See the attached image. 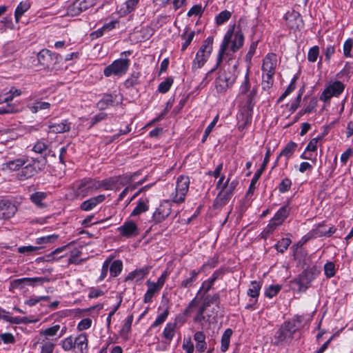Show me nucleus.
I'll return each mask as SVG.
<instances>
[{"label": "nucleus", "instance_id": "f257e3e1", "mask_svg": "<svg viewBox=\"0 0 353 353\" xmlns=\"http://www.w3.org/2000/svg\"><path fill=\"white\" fill-rule=\"evenodd\" d=\"M301 323L300 317L284 322L275 333L274 343L277 345L290 343L299 330Z\"/></svg>", "mask_w": 353, "mask_h": 353}, {"label": "nucleus", "instance_id": "f03ea898", "mask_svg": "<svg viewBox=\"0 0 353 353\" xmlns=\"http://www.w3.org/2000/svg\"><path fill=\"white\" fill-rule=\"evenodd\" d=\"M39 64L44 68L51 70H58L59 62L62 60L60 54L53 53L48 49L41 50L37 54Z\"/></svg>", "mask_w": 353, "mask_h": 353}, {"label": "nucleus", "instance_id": "7ed1b4c3", "mask_svg": "<svg viewBox=\"0 0 353 353\" xmlns=\"http://www.w3.org/2000/svg\"><path fill=\"white\" fill-rule=\"evenodd\" d=\"M229 181L230 179H228L225 183L223 184L221 191L214 201V205L220 206L224 205L231 198L234 189L238 185V181L236 180L230 183H229Z\"/></svg>", "mask_w": 353, "mask_h": 353}, {"label": "nucleus", "instance_id": "20e7f679", "mask_svg": "<svg viewBox=\"0 0 353 353\" xmlns=\"http://www.w3.org/2000/svg\"><path fill=\"white\" fill-rule=\"evenodd\" d=\"M130 65L128 59H117L108 66L105 67L103 74L105 77H110L112 74L116 76H122L126 73Z\"/></svg>", "mask_w": 353, "mask_h": 353}, {"label": "nucleus", "instance_id": "39448f33", "mask_svg": "<svg viewBox=\"0 0 353 353\" xmlns=\"http://www.w3.org/2000/svg\"><path fill=\"white\" fill-rule=\"evenodd\" d=\"M233 33H234V28H230L228 32H226V34H225L224 36V38H223V40L222 41V43L221 45V47H220V50H219V54H218V57H217V61H216V63L215 65V66L211 69L205 75V77L204 78V79L203 80V82H205L207 83H208L210 79H208V77L214 72V71H215L218 67L219 66L220 63H221L222 60H223V57L225 52V51L227 50V49L228 48V46H229V44L231 42V39H232V35H233Z\"/></svg>", "mask_w": 353, "mask_h": 353}, {"label": "nucleus", "instance_id": "423d86ee", "mask_svg": "<svg viewBox=\"0 0 353 353\" xmlns=\"http://www.w3.org/2000/svg\"><path fill=\"white\" fill-rule=\"evenodd\" d=\"M319 273L320 272L315 267L303 271L295 279V282L299 285V290L305 292Z\"/></svg>", "mask_w": 353, "mask_h": 353}, {"label": "nucleus", "instance_id": "0eeeda50", "mask_svg": "<svg viewBox=\"0 0 353 353\" xmlns=\"http://www.w3.org/2000/svg\"><path fill=\"white\" fill-rule=\"evenodd\" d=\"M190 179L188 176H179L177 178L175 194L173 196V201L176 203H183L188 192Z\"/></svg>", "mask_w": 353, "mask_h": 353}, {"label": "nucleus", "instance_id": "6e6552de", "mask_svg": "<svg viewBox=\"0 0 353 353\" xmlns=\"http://www.w3.org/2000/svg\"><path fill=\"white\" fill-rule=\"evenodd\" d=\"M235 81V77L230 72L225 70L220 71L218 77L215 80V88L217 92L222 93L226 91L229 86Z\"/></svg>", "mask_w": 353, "mask_h": 353}, {"label": "nucleus", "instance_id": "1a4fd4ad", "mask_svg": "<svg viewBox=\"0 0 353 353\" xmlns=\"http://www.w3.org/2000/svg\"><path fill=\"white\" fill-rule=\"evenodd\" d=\"M345 85L340 81H335L330 83L323 92L320 99L325 102L329 101L332 97L339 96L344 90Z\"/></svg>", "mask_w": 353, "mask_h": 353}, {"label": "nucleus", "instance_id": "9d476101", "mask_svg": "<svg viewBox=\"0 0 353 353\" xmlns=\"http://www.w3.org/2000/svg\"><path fill=\"white\" fill-rule=\"evenodd\" d=\"M172 212V205L168 201L162 202L152 214V221L157 224L168 218Z\"/></svg>", "mask_w": 353, "mask_h": 353}, {"label": "nucleus", "instance_id": "9b49d317", "mask_svg": "<svg viewBox=\"0 0 353 353\" xmlns=\"http://www.w3.org/2000/svg\"><path fill=\"white\" fill-rule=\"evenodd\" d=\"M277 61V57L275 54L268 53L263 59L262 65L263 73L275 74Z\"/></svg>", "mask_w": 353, "mask_h": 353}, {"label": "nucleus", "instance_id": "f8f14e48", "mask_svg": "<svg viewBox=\"0 0 353 353\" xmlns=\"http://www.w3.org/2000/svg\"><path fill=\"white\" fill-rule=\"evenodd\" d=\"M121 235L126 238L135 236L139 234L137 225L132 221L125 222L121 226L117 228Z\"/></svg>", "mask_w": 353, "mask_h": 353}, {"label": "nucleus", "instance_id": "ddd939ff", "mask_svg": "<svg viewBox=\"0 0 353 353\" xmlns=\"http://www.w3.org/2000/svg\"><path fill=\"white\" fill-rule=\"evenodd\" d=\"M17 210V207L11 202L0 201V219H10L15 214Z\"/></svg>", "mask_w": 353, "mask_h": 353}, {"label": "nucleus", "instance_id": "4468645a", "mask_svg": "<svg viewBox=\"0 0 353 353\" xmlns=\"http://www.w3.org/2000/svg\"><path fill=\"white\" fill-rule=\"evenodd\" d=\"M48 128L50 132L53 133H63L70 130V123L68 120H63L58 123L55 119H52L48 121Z\"/></svg>", "mask_w": 353, "mask_h": 353}, {"label": "nucleus", "instance_id": "2eb2a0df", "mask_svg": "<svg viewBox=\"0 0 353 353\" xmlns=\"http://www.w3.org/2000/svg\"><path fill=\"white\" fill-rule=\"evenodd\" d=\"M28 162L26 157L17 158L13 160H9L3 164V169L9 170L10 171H17Z\"/></svg>", "mask_w": 353, "mask_h": 353}, {"label": "nucleus", "instance_id": "dca6fc26", "mask_svg": "<svg viewBox=\"0 0 353 353\" xmlns=\"http://www.w3.org/2000/svg\"><path fill=\"white\" fill-rule=\"evenodd\" d=\"M105 199L104 194H100L97 196L92 197L88 200L83 201L81 205V209L84 211H89L93 209L97 204L103 202Z\"/></svg>", "mask_w": 353, "mask_h": 353}, {"label": "nucleus", "instance_id": "f3484780", "mask_svg": "<svg viewBox=\"0 0 353 353\" xmlns=\"http://www.w3.org/2000/svg\"><path fill=\"white\" fill-rule=\"evenodd\" d=\"M150 268L145 266L140 269H137L134 271L130 272L125 279V281L135 280L138 282L142 280L149 272Z\"/></svg>", "mask_w": 353, "mask_h": 353}, {"label": "nucleus", "instance_id": "a211bd4d", "mask_svg": "<svg viewBox=\"0 0 353 353\" xmlns=\"http://www.w3.org/2000/svg\"><path fill=\"white\" fill-rule=\"evenodd\" d=\"M37 174V170L32 167L30 163H28L21 168L20 172L17 174V177L19 180L23 181L31 178Z\"/></svg>", "mask_w": 353, "mask_h": 353}, {"label": "nucleus", "instance_id": "6ab92c4d", "mask_svg": "<svg viewBox=\"0 0 353 353\" xmlns=\"http://www.w3.org/2000/svg\"><path fill=\"white\" fill-rule=\"evenodd\" d=\"M297 147V144L293 141H290L284 148L283 150H281L279 157L276 159L274 166L276 165L278 161L281 157H285V165L288 163V160L292 156L295 148Z\"/></svg>", "mask_w": 353, "mask_h": 353}, {"label": "nucleus", "instance_id": "aec40b11", "mask_svg": "<svg viewBox=\"0 0 353 353\" xmlns=\"http://www.w3.org/2000/svg\"><path fill=\"white\" fill-rule=\"evenodd\" d=\"M201 299H203L202 305H204L206 308L210 306L212 304H215L216 307L219 309L220 305V296L218 293H215L214 294H207L202 296Z\"/></svg>", "mask_w": 353, "mask_h": 353}, {"label": "nucleus", "instance_id": "412c9836", "mask_svg": "<svg viewBox=\"0 0 353 353\" xmlns=\"http://www.w3.org/2000/svg\"><path fill=\"white\" fill-rule=\"evenodd\" d=\"M117 98L116 94H105L102 99L97 103V107L99 110H105L109 105H112Z\"/></svg>", "mask_w": 353, "mask_h": 353}, {"label": "nucleus", "instance_id": "4be33fe9", "mask_svg": "<svg viewBox=\"0 0 353 353\" xmlns=\"http://www.w3.org/2000/svg\"><path fill=\"white\" fill-rule=\"evenodd\" d=\"M99 183V181H95L90 179L83 180L78 186V189L81 192H86L97 190L100 187H97V185Z\"/></svg>", "mask_w": 353, "mask_h": 353}, {"label": "nucleus", "instance_id": "5701e85b", "mask_svg": "<svg viewBox=\"0 0 353 353\" xmlns=\"http://www.w3.org/2000/svg\"><path fill=\"white\" fill-rule=\"evenodd\" d=\"M290 211V208L289 205H285L278 210L272 219L277 221L278 223L282 224L285 219L288 216Z\"/></svg>", "mask_w": 353, "mask_h": 353}, {"label": "nucleus", "instance_id": "b1692460", "mask_svg": "<svg viewBox=\"0 0 353 353\" xmlns=\"http://www.w3.org/2000/svg\"><path fill=\"white\" fill-rule=\"evenodd\" d=\"M196 350L203 352L206 350L205 336L202 332H196L194 335Z\"/></svg>", "mask_w": 353, "mask_h": 353}, {"label": "nucleus", "instance_id": "393cba45", "mask_svg": "<svg viewBox=\"0 0 353 353\" xmlns=\"http://www.w3.org/2000/svg\"><path fill=\"white\" fill-rule=\"evenodd\" d=\"M209 57V55L201 54V51L197 52L196 54V57L192 62V70L195 71L197 69L201 68L207 61Z\"/></svg>", "mask_w": 353, "mask_h": 353}, {"label": "nucleus", "instance_id": "a878e982", "mask_svg": "<svg viewBox=\"0 0 353 353\" xmlns=\"http://www.w3.org/2000/svg\"><path fill=\"white\" fill-rule=\"evenodd\" d=\"M148 203H149L148 199H139L137 205L135 207V208L132 212L131 216H138V215L141 214V213L148 211L149 209Z\"/></svg>", "mask_w": 353, "mask_h": 353}, {"label": "nucleus", "instance_id": "bb28decb", "mask_svg": "<svg viewBox=\"0 0 353 353\" xmlns=\"http://www.w3.org/2000/svg\"><path fill=\"white\" fill-rule=\"evenodd\" d=\"M74 348L77 347L79 349L81 353H83V350H86L88 347V338L86 334H81L75 338L74 341Z\"/></svg>", "mask_w": 353, "mask_h": 353}, {"label": "nucleus", "instance_id": "cd10ccee", "mask_svg": "<svg viewBox=\"0 0 353 353\" xmlns=\"http://www.w3.org/2000/svg\"><path fill=\"white\" fill-rule=\"evenodd\" d=\"M147 285L148 287V290L144 296V302L150 303L152 299L157 292L159 291V287L154 285V283L150 281H147Z\"/></svg>", "mask_w": 353, "mask_h": 353}, {"label": "nucleus", "instance_id": "c85d7f7f", "mask_svg": "<svg viewBox=\"0 0 353 353\" xmlns=\"http://www.w3.org/2000/svg\"><path fill=\"white\" fill-rule=\"evenodd\" d=\"M244 41V37L241 32H236L234 34V39L232 41V45L230 46V50L233 52H236L238 50H239L243 44Z\"/></svg>", "mask_w": 353, "mask_h": 353}, {"label": "nucleus", "instance_id": "c756f323", "mask_svg": "<svg viewBox=\"0 0 353 353\" xmlns=\"http://www.w3.org/2000/svg\"><path fill=\"white\" fill-rule=\"evenodd\" d=\"M123 269V263L121 260H115L109 265L110 276L112 277L117 276Z\"/></svg>", "mask_w": 353, "mask_h": 353}, {"label": "nucleus", "instance_id": "7c9ffc66", "mask_svg": "<svg viewBox=\"0 0 353 353\" xmlns=\"http://www.w3.org/2000/svg\"><path fill=\"white\" fill-rule=\"evenodd\" d=\"M199 271L195 270L190 272V276L181 281V286L185 288H189L192 286L194 282L196 280Z\"/></svg>", "mask_w": 353, "mask_h": 353}, {"label": "nucleus", "instance_id": "2f4dec72", "mask_svg": "<svg viewBox=\"0 0 353 353\" xmlns=\"http://www.w3.org/2000/svg\"><path fill=\"white\" fill-rule=\"evenodd\" d=\"M232 334V330L230 328L226 329L223 332L221 337V350L222 352H225L230 345V337Z\"/></svg>", "mask_w": 353, "mask_h": 353}, {"label": "nucleus", "instance_id": "473e14b6", "mask_svg": "<svg viewBox=\"0 0 353 353\" xmlns=\"http://www.w3.org/2000/svg\"><path fill=\"white\" fill-rule=\"evenodd\" d=\"M30 3L27 1L21 2L17 7L14 12V17L16 22L19 21V18L30 8Z\"/></svg>", "mask_w": 353, "mask_h": 353}, {"label": "nucleus", "instance_id": "72a5a7b5", "mask_svg": "<svg viewBox=\"0 0 353 353\" xmlns=\"http://www.w3.org/2000/svg\"><path fill=\"white\" fill-rule=\"evenodd\" d=\"M213 38L212 37H208L203 43L198 52L201 51V54L210 55L212 50Z\"/></svg>", "mask_w": 353, "mask_h": 353}, {"label": "nucleus", "instance_id": "f704fd0d", "mask_svg": "<svg viewBox=\"0 0 353 353\" xmlns=\"http://www.w3.org/2000/svg\"><path fill=\"white\" fill-rule=\"evenodd\" d=\"M213 38L212 37H208L203 43L198 52L201 51V54L210 55L212 50Z\"/></svg>", "mask_w": 353, "mask_h": 353}, {"label": "nucleus", "instance_id": "c9c22d12", "mask_svg": "<svg viewBox=\"0 0 353 353\" xmlns=\"http://www.w3.org/2000/svg\"><path fill=\"white\" fill-rule=\"evenodd\" d=\"M47 196V194L43 192H36L30 195V200L35 205L43 207V204L41 203Z\"/></svg>", "mask_w": 353, "mask_h": 353}, {"label": "nucleus", "instance_id": "e433bc0d", "mask_svg": "<svg viewBox=\"0 0 353 353\" xmlns=\"http://www.w3.org/2000/svg\"><path fill=\"white\" fill-rule=\"evenodd\" d=\"M261 288V285L256 281L251 282V286L248 290V295L252 298H256L259 295V292Z\"/></svg>", "mask_w": 353, "mask_h": 353}, {"label": "nucleus", "instance_id": "4c0bfd02", "mask_svg": "<svg viewBox=\"0 0 353 353\" xmlns=\"http://www.w3.org/2000/svg\"><path fill=\"white\" fill-rule=\"evenodd\" d=\"M32 167H34L37 170V173H39V172L44 170L46 164V154L44 155V157L41 159H32V161L30 162Z\"/></svg>", "mask_w": 353, "mask_h": 353}, {"label": "nucleus", "instance_id": "58836bf2", "mask_svg": "<svg viewBox=\"0 0 353 353\" xmlns=\"http://www.w3.org/2000/svg\"><path fill=\"white\" fill-rule=\"evenodd\" d=\"M50 107V103L45 101H36L33 105L28 106L32 113H36L41 110L48 109Z\"/></svg>", "mask_w": 353, "mask_h": 353}, {"label": "nucleus", "instance_id": "ea45409f", "mask_svg": "<svg viewBox=\"0 0 353 353\" xmlns=\"http://www.w3.org/2000/svg\"><path fill=\"white\" fill-rule=\"evenodd\" d=\"M10 285L12 288L23 289L25 286L29 285V278L24 277L14 279L10 282Z\"/></svg>", "mask_w": 353, "mask_h": 353}, {"label": "nucleus", "instance_id": "a19ab883", "mask_svg": "<svg viewBox=\"0 0 353 353\" xmlns=\"http://www.w3.org/2000/svg\"><path fill=\"white\" fill-rule=\"evenodd\" d=\"M175 327H176L175 323H168L166 325L165 327L164 328L163 332V336L166 339L170 341L173 339V337L174 336Z\"/></svg>", "mask_w": 353, "mask_h": 353}, {"label": "nucleus", "instance_id": "79ce46f5", "mask_svg": "<svg viewBox=\"0 0 353 353\" xmlns=\"http://www.w3.org/2000/svg\"><path fill=\"white\" fill-rule=\"evenodd\" d=\"M231 16H232L231 12L227 10H225L221 12L216 17V24L219 26V25L224 23L225 21H227L230 19Z\"/></svg>", "mask_w": 353, "mask_h": 353}, {"label": "nucleus", "instance_id": "37998d69", "mask_svg": "<svg viewBox=\"0 0 353 353\" xmlns=\"http://www.w3.org/2000/svg\"><path fill=\"white\" fill-rule=\"evenodd\" d=\"M206 307L201 305V306L199 308L196 314L194 317V322H201L202 321H209L210 316L208 315V318L204 315V312L206 310Z\"/></svg>", "mask_w": 353, "mask_h": 353}, {"label": "nucleus", "instance_id": "c03bdc74", "mask_svg": "<svg viewBox=\"0 0 353 353\" xmlns=\"http://www.w3.org/2000/svg\"><path fill=\"white\" fill-rule=\"evenodd\" d=\"M257 88L256 87H253L247 96L246 106L249 110H252L254 108V103H253V100L255 98Z\"/></svg>", "mask_w": 353, "mask_h": 353}, {"label": "nucleus", "instance_id": "a18cd8bd", "mask_svg": "<svg viewBox=\"0 0 353 353\" xmlns=\"http://www.w3.org/2000/svg\"><path fill=\"white\" fill-rule=\"evenodd\" d=\"M172 83L173 79L172 77H168L159 85L158 90L161 93H166L170 90Z\"/></svg>", "mask_w": 353, "mask_h": 353}, {"label": "nucleus", "instance_id": "49530a36", "mask_svg": "<svg viewBox=\"0 0 353 353\" xmlns=\"http://www.w3.org/2000/svg\"><path fill=\"white\" fill-rule=\"evenodd\" d=\"M81 12L78 1L70 4L67 8V14L70 16H77Z\"/></svg>", "mask_w": 353, "mask_h": 353}, {"label": "nucleus", "instance_id": "de8ad7c7", "mask_svg": "<svg viewBox=\"0 0 353 353\" xmlns=\"http://www.w3.org/2000/svg\"><path fill=\"white\" fill-rule=\"evenodd\" d=\"M291 243L290 239L285 238L279 241L276 245L275 248L279 252H284Z\"/></svg>", "mask_w": 353, "mask_h": 353}, {"label": "nucleus", "instance_id": "09e8293b", "mask_svg": "<svg viewBox=\"0 0 353 353\" xmlns=\"http://www.w3.org/2000/svg\"><path fill=\"white\" fill-rule=\"evenodd\" d=\"M325 226L324 223H319L316 228L312 231V236L315 238L325 236V231L327 230L324 229Z\"/></svg>", "mask_w": 353, "mask_h": 353}, {"label": "nucleus", "instance_id": "8fccbe9b", "mask_svg": "<svg viewBox=\"0 0 353 353\" xmlns=\"http://www.w3.org/2000/svg\"><path fill=\"white\" fill-rule=\"evenodd\" d=\"M50 281V279L47 277H34L29 278V285L30 286H37V285H42L45 283H48Z\"/></svg>", "mask_w": 353, "mask_h": 353}, {"label": "nucleus", "instance_id": "3c124183", "mask_svg": "<svg viewBox=\"0 0 353 353\" xmlns=\"http://www.w3.org/2000/svg\"><path fill=\"white\" fill-rule=\"evenodd\" d=\"M263 174V172L261 171V170H257L252 181H251V183L250 184V187L248 188V190L247 192V194H253L254 190H255V186H256V184L258 181V180L259 179V178L261 177V174Z\"/></svg>", "mask_w": 353, "mask_h": 353}, {"label": "nucleus", "instance_id": "603ef678", "mask_svg": "<svg viewBox=\"0 0 353 353\" xmlns=\"http://www.w3.org/2000/svg\"><path fill=\"white\" fill-rule=\"evenodd\" d=\"M249 70H248L247 73L245 74L244 81L241 83L240 86V93L241 94H246L250 91V82L248 77Z\"/></svg>", "mask_w": 353, "mask_h": 353}, {"label": "nucleus", "instance_id": "864d4df0", "mask_svg": "<svg viewBox=\"0 0 353 353\" xmlns=\"http://www.w3.org/2000/svg\"><path fill=\"white\" fill-rule=\"evenodd\" d=\"M281 287L279 285H270L265 292V294L266 296L269 298H272L273 296H276L279 291L281 290Z\"/></svg>", "mask_w": 353, "mask_h": 353}, {"label": "nucleus", "instance_id": "5fc2aeb1", "mask_svg": "<svg viewBox=\"0 0 353 353\" xmlns=\"http://www.w3.org/2000/svg\"><path fill=\"white\" fill-rule=\"evenodd\" d=\"M319 54V48L315 46L311 48L307 53V59L310 62H315Z\"/></svg>", "mask_w": 353, "mask_h": 353}, {"label": "nucleus", "instance_id": "6e6d98bb", "mask_svg": "<svg viewBox=\"0 0 353 353\" xmlns=\"http://www.w3.org/2000/svg\"><path fill=\"white\" fill-rule=\"evenodd\" d=\"M218 120H219V115H216L214 117V119H213V121L205 128L204 134H203V137H202V140H201V141L203 143H204L206 141L208 137L209 136V134L212 132V129L215 126V125L217 123Z\"/></svg>", "mask_w": 353, "mask_h": 353}, {"label": "nucleus", "instance_id": "4d7b16f0", "mask_svg": "<svg viewBox=\"0 0 353 353\" xmlns=\"http://www.w3.org/2000/svg\"><path fill=\"white\" fill-rule=\"evenodd\" d=\"M353 47V40L352 39H347L343 47V54L345 57H351V50Z\"/></svg>", "mask_w": 353, "mask_h": 353}, {"label": "nucleus", "instance_id": "13d9d810", "mask_svg": "<svg viewBox=\"0 0 353 353\" xmlns=\"http://www.w3.org/2000/svg\"><path fill=\"white\" fill-rule=\"evenodd\" d=\"M325 274L327 278H331L335 274V266L332 262H328L324 265Z\"/></svg>", "mask_w": 353, "mask_h": 353}, {"label": "nucleus", "instance_id": "bf43d9fd", "mask_svg": "<svg viewBox=\"0 0 353 353\" xmlns=\"http://www.w3.org/2000/svg\"><path fill=\"white\" fill-rule=\"evenodd\" d=\"M292 185V181L290 179L285 178L281 181L279 185V190L280 192L284 193L288 192Z\"/></svg>", "mask_w": 353, "mask_h": 353}, {"label": "nucleus", "instance_id": "052dcab7", "mask_svg": "<svg viewBox=\"0 0 353 353\" xmlns=\"http://www.w3.org/2000/svg\"><path fill=\"white\" fill-rule=\"evenodd\" d=\"M61 346L65 351H70L74 348V344L72 336H69L62 341Z\"/></svg>", "mask_w": 353, "mask_h": 353}, {"label": "nucleus", "instance_id": "680f3d73", "mask_svg": "<svg viewBox=\"0 0 353 353\" xmlns=\"http://www.w3.org/2000/svg\"><path fill=\"white\" fill-rule=\"evenodd\" d=\"M257 44H258V41H254L251 43L250 46V49L248 52V53L246 54L245 55V61L248 63H250L251 62V60H252V58L253 57V55L254 54L255 52H256V47H257Z\"/></svg>", "mask_w": 353, "mask_h": 353}, {"label": "nucleus", "instance_id": "e2e57ef3", "mask_svg": "<svg viewBox=\"0 0 353 353\" xmlns=\"http://www.w3.org/2000/svg\"><path fill=\"white\" fill-rule=\"evenodd\" d=\"M110 263H111V261L110 259H107L104 261V263L102 265L101 275L98 279L99 281H103L107 276L108 272L109 270V265H110Z\"/></svg>", "mask_w": 353, "mask_h": 353}, {"label": "nucleus", "instance_id": "0e129e2a", "mask_svg": "<svg viewBox=\"0 0 353 353\" xmlns=\"http://www.w3.org/2000/svg\"><path fill=\"white\" fill-rule=\"evenodd\" d=\"M0 338L6 344H13L15 343V337L12 334L9 332L1 334Z\"/></svg>", "mask_w": 353, "mask_h": 353}, {"label": "nucleus", "instance_id": "69168bd1", "mask_svg": "<svg viewBox=\"0 0 353 353\" xmlns=\"http://www.w3.org/2000/svg\"><path fill=\"white\" fill-rule=\"evenodd\" d=\"M334 52H335V48H334V46L330 45V46H327L325 48H324L323 54L325 55V61L329 63L332 56L334 54Z\"/></svg>", "mask_w": 353, "mask_h": 353}, {"label": "nucleus", "instance_id": "338daca9", "mask_svg": "<svg viewBox=\"0 0 353 353\" xmlns=\"http://www.w3.org/2000/svg\"><path fill=\"white\" fill-rule=\"evenodd\" d=\"M92 320L90 318L82 319L77 325V329L79 331L87 330L91 327Z\"/></svg>", "mask_w": 353, "mask_h": 353}, {"label": "nucleus", "instance_id": "774afa93", "mask_svg": "<svg viewBox=\"0 0 353 353\" xmlns=\"http://www.w3.org/2000/svg\"><path fill=\"white\" fill-rule=\"evenodd\" d=\"M55 345L51 342H45L41 346V353H52Z\"/></svg>", "mask_w": 353, "mask_h": 353}]
</instances>
